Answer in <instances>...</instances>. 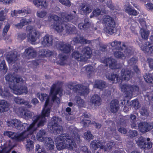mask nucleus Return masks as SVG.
Instances as JSON below:
<instances>
[{
  "mask_svg": "<svg viewBox=\"0 0 153 153\" xmlns=\"http://www.w3.org/2000/svg\"><path fill=\"white\" fill-rule=\"evenodd\" d=\"M37 96L41 101L45 100V106L42 111V114L34 116L32 120L33 122L29 126L27 124H23L19 120L14 119L12 120L10 122L13 127L18 129L19 131H23L19 134L10 131V138L17 141H23L26 150L29 152L34 148V142L32 140L35 139V137L33 134L37 127L42 126L46 122L45 117L49 116L51 106L49 105V96L46 94H40L38 93Z\"/></svg>",
  "mask_w": 153,
  "mask_h": 153,
  "instance_id": "nucleus-1",
  "label": "nucleus"
},
{
  "mask_svg": "<svg viewBox=\"0 0 153 153\" xmlns=\"http://www.w3.org/2000/svg\"><path fill=\"white\" fill-rule=\"evenodd\" d=\"M69 129L70 136L67 133H64L56 138V146L58 150H61L66 147L70 149H73L76 147L75 142L77 143L80 142V136L77 134L75 128L73 126H71Z\"/></svg>",
  "mask_w": 153,
  "mask_h": 153,
  "instance_id": "nucleus-2",
  "label": "nucleus"
},
{
  "mask_svg": "<svg viewBox=\"0 0 153 153\" xmlns=\"http://www.w3.org/2000/svg\"><path fill=\"white\" fill-rule=\"evenodd\" d=\"M76 15V12L74 11L73 12V13L70 14L62 13L61 14V18L56 15H51L50 18L53 19V24L51 25L58 32H61L64 30L65 23L73 19Z\"/></svg>",
  "mask_w": 153,
  "mask_h": 153,
  "instance_id": "nucleus-3",
  "label": "nucleus"
},
{
  "mask_svg": "<svg viewBox=\"0 0 153 153\" xmlns=\"http://www.w3.org/2000/svg\"><path fill=\"white\" fill-rule=\"evenodd\" d=\"M13 82L10 81V89L13 87V89L11 91L17 95H20L23 93L27 94V88L25 86H20L19 85L21 84L23 80L20 77L16 76L12 77Z\"/></svg>",
  "mask_w": 153,
  "mask_h": 153,
  "instance_id": "nucleus-4",
  "label": "nucleus"
},
{
  "mask_svg": "<svg viewBox=\"0 0 153 153\" xmlns=\"http://www.w3.org/2000/svg\"><path fill=\"white\" fill-rule=\"evenodd\" d=\"M101 21L102 24L105 26L104 30L106 33L110 35L116 33V23L113 18L108 15H105Z\"/></svg>",
  "mask_w": 153,
  "mask_h": 153,
  "instance_id": "nucleus-5",
  "label": "nucleus"
},
{
  "mask_svg": "<svg viewBox=\"0 0 153 153\" xmlns=\"http://www.w3.org/2000/svg\"><path fill=\"white\" fill-rule=\"evenodd\" d=\"M56 85L53 84L51 88L50 91V96L52 97V100L53 102L59 104L60 103V100L59 97L56 96L58 94L61 97L62 95V89L60 88L56 87Z\"/></svg>",
  "mask_w": 153,
  "mask_h": 153,
  "instance_id": "nucleus-6",
  "label": "nucleus"
},
{
  "mask_svg": "<svg viewBox=\"0 0 153 153\" xmlns=\"http://www.w3.org/2000/svg\"><path fill=\"white\" fill-rule=\"evenodd\" d=\"M139 89L138 87L136 85L125 84L121 86V91L125 93L126 97H131L133 92H138Z\"/></svg>",
  "mask_w": 153,
  "mask_h": 153,
  "instance_id": "nucleus-7",
  "label": "nucleus"
},
{
  "mask_svg": "<svg viewBox=\"0 0 153 153\" xmlns=\"http://www.w3.org/2000/svg\"><path fill=\"white\" fill-rule=\"evenodd\" d=\"M55 45L58 50L64 53H68L72 49L71 44L64 42L57 41Z\"/></svg>",
  "mask_w": 153,
  "mask_h": 153,
  "instance_id": "nucleus-8",
  "label": "nucleus"
},
{
  "mask_svg": "<svg viewBox=\"0 0 153 153\" xmlns=\"http://www.w3.org/2000/svg\"><path fill=\"white\" fill-rule=\"evenodd\" d=\"M5 79L7 82V85L4 86V91H3L1 86L0 85V95L4 98H9L10 96V74H8L5 76Z\"/></svg>",
  "mask_w": 153,
  "mask_h": 153,
  "instance_id": "nucleus-9",
  "label": "nucleus"
},
{
  "mask_svg": "<svg viewBox=\"0 0 153 153\" xmlns=\"http://www.w3.org/2000/svg\"><path fill=\"white\" fill-rule=\"evenodd\" d=\"M146 139L142 136L139 137L136 142L140 147L144 149H149L152 147V144L151 142L146 143Z\"/></svg>",
  "mask_w": 153,
  "mask_h": 153,
  "instance_id": "nucleus-10",
  "label": "nucleus"
},
{
  "mask_svg": "<svg viewBox=\"0 0 153 153\" xmlns=\"http://www.w3.org/2000/svg\"><path fill=\"white\" fill-rule=\"evenodd\" d=\"M68 88L72 89L75 92H79L81 91L82 93H87V89L85 86H82L80 85H75L74 83L71 82L69 83L68 85Z\"/></svg>",
  "mask_w": 153,
  "mask_h": 153,
  "instance_id": "nucleus-11",
  "label": "nucleus"
},
{
  "mask_svg": "<svg viewBox=\"0 0 153 153\" xmlns=\"http://www.w3.org/2000/svg\"><path fill=\"white\" fill-rule=\"evenodd\" d=\"M138 128L141 132H147L153 128V123H149L145 122L140 123L138 125Z\"/></svg>",
  "mask_w": 153,
  "mask_h": 153,
  "instance_id": "nucleus-12",
  "label": "nucleus"
},
{
  "mask_svg": "<svg viewBox=\"0 0 153 153\" xmlns=\"http://www.w3.org/2000/svg\"><path fill=\"white\" fill-rule=\"evenodd\" d=\"M40 37L39 32L36 30H34L33 32H31V33H29L27 39L29 42H30L32 44H33L37 39L39 38Z\"/></svg>",
  "mask_w": 153,
  "mask_h": 153,
  "instance_id": "nucleus-13",
  "label": "nucleus"
},
{
  "mask_svg": "<svg viewBox=\"0 0 153 153\" xmlns=\"http://www.w3.org/2000/svg\"><path fill=\"white\" fill-rule=\"evenodd\" d=\"M121 79L122 80H129L132 76V72L127 69L123 68L121 71Z\"/></svg>",
  "mask_w": 153,
  "mask_h": 153,
  "instance_id": "nucleus-14",
  "label": "nucleus"
},
{
  "mask_svg": "<svg viewBox=\"0 0 153 153\" xmlns=\"http://www.w3.org/2000/svg\"><path fill=\"white\" fill-rule=\"evenodd\" d=\"M102 62L105 63L106 66L109 65L111 69H114L117 68L116 61L111 58H106L102 60Z\"/></svg>",
  "mask_w": 153,
  "mask_h": 153,
  "instance_id": "nucleus-15",
  "label": "nucleus"
},
{
  "mask_svg": "<svg viewBox=\"0 0 153 153\" xmlns=\"http://www.w3.org/2000/svg\"><path fill=\"white\" fill-rule=\"evenodd\" d=\"M93 8L91 5L82 4L79 7V11L82 14H86L91 12Z\"/></svg>",
  "mask_w": 153,
  "mask_h": 153,
  "instance_id": "nucleus-16",
  "label": "nucleus"
},
{
  "mask_svg": "<svg viewBox=\"0 0 153 153\" xmlns=\"http://www.w3.org/2000/svg\"><path fill=\"white\" fill-rule=\"evenodd\" d=\"M53 40V38L52 36L47 34L43 37L42 44L45 47L50 46L52 45Z\"/></svg>",
  "mask_w": 153,
  "mask_h": 153,
  "instance_id": "nucleus-17",
  "label": "nucleus"
},
{
  "mask_svg": "<svg viewBox=\"0 0 153 153\" xmlns=\"http://www.w3.org/2000/svg\"><path fill=\"white\" fill-rule=\"evenodd\" d=\"M122 46L124 49V53L126 57H129L133 55L134 51V49L131 47H127L125 42L122 43Z\"/></svg>",
  "mask_w": 153,
  "mask_h": 153,
  "instance_id": "nucleus-18",
  "label": "nucleus"
},
{
  "mask_svg": "<svg viewBox=\"0 0 153 153\" xmlns=\"http://www.w3.org/2000/svg\"><path fill=\"white\" fill-rule=\"evenodd\" d=\"M43 141H44V144L47 149L49 150L53 149L54 147V143L53 140L50 137H45Z\"/></svg>",
  "mask_w": 153,
  "mask_h": 153,
  "instance_id": "nucleus-19",
  "label": "nucleus"
},
{
  "mask_svg": "<svg viewBox=\"0 0 153 153\" xmlns=\"http://www.w3.org/2000/svg\"><path fill=\"white\" fill-rule=\"evenodd\" d=\"M102 143L103 142H102L99 140H95L91 142L90 147L94 150H96L99 148L101 149H103L104 146L102 144Z\"/></svg>",
  "mask_w": 153,
  "mask_h": 153,
  "instance_id": "nucleus-20",
  "label": "nucleus"
},
{
  "mask_svg": "<svg viewBox=\"0 0 153 153\" xmlns=\"http://www.w3.org/2000/svg\"><path fill=\"white\" fill-rule=\"evenodd\" d=\"M139 46L142 50L145 52H150L151 53L153 49V45L149 42H146L144 44Z\"/></svg>",
  "mask_w": 153,
  "mask_h": 153,
  "instance_id": "nucleus-21",
  "label": "nucleus"
},
{
  "mask_svg": "<svg viewBox=\"0 0 153 153\" xmlns=\"http://www.w3.org/2000/svg\"><path fill=\"white\" fill-rule=\"evenodd\" d=\"M119 102L117 100H114L111 101L110 104V111L113 113L116 112L119 109Z\"/></svg>",
  "mask_w": 153,
  "mask_h": 153,
  "instance_id": "nucleus-22",
  "label": "nucleus"
},
{
  "mask_svg": "<svg viewBox=\"0 0 153 153\" xmlns=\"http://www.w3.org/2000/svg\"><path fill=\"white\" fill-rule=\"evenodd\" d=\"M65 25L66 30V32L68 34H76V27L73 25L65 23Z\"/></svg>",
  "mask_w": 153,
  "mask_h": 153,
  "instance_id": "nucleus-23",
  "label": "nucleus"
},
{
  "mask_svg": "<svg viewBox=\"0 0 153 153\" xmlns=\"http://www.w3.org/2000/svg\"><path fill=\"white\" fill-rule=\"evenodd\" d=\"M83 56L85 58V61L91 57L92 53V51L89 47H86L83 49L82 51Z\"/></svg>",
  "mask_w": 153,
  "mask_h": 153,
  "instance_id": "nucleus-24",
  "label": "nucleus"
},
{
  "mask_svg": "<svg viewBox=\"0 0 153 153\" xmlns=\"http://www.w3.org/2000/svg\"><path fill=\"white\" fill-rule=\"evenodd\" d=\"M109 44L112 47L116 50L123 51L124 49L123 47L121 46V42L120 41L114 40L109 42Z\"/></svg>",
  "mask_w": 153,
  "mask_h": 153,
  "instance_id": "nucleus-25",
  "label": "nucleus"
},
{
  "mask_svg": "<svg viewBox=\"0 0 153 153\" xmlns=\"http://www.w3.org/2000/svg\"><path fill=\"white\" fill-rule=\"evenodd\" d=\"M91 101L92 104L96 107L101 104V100L99 96L98 95L95 94L92 97Z\"/></svg>",
  "mask_w": 153,
  "mask_h": 153,
  "instance_id": "nucleus-26",
  "label": "nucleus"
},
{
  "mask_svg": "<svg viewBox=\"0 0 153 153\" xmlns=\"http://www.w3.org/2000/svg\"><path fill=\"white\" fill-rule=\"evenodd\" d=\"M25 54L30 58H34L36 56V51L32 48H30L25 50Z\"/></svg>",
  "mask_w": 153,
  "mask_h": 153,
  "instance_id": "nucleus-27",
  "label": "nucleus"
},
{
  "mask_svg": "<svg viewBox=\"0 0 153 153\" xmlns=\"http://www.w3.org/2000/svg\"><path fill=\"white\" fill-rule=\"evenodd\" d=\"M50 126V129L54 133L56 134H59L61 133L63 131V128L62 126L59 125H53V126H51V125H48V127L49 128Z\"/></svg>",
  "mask_w": 153,
  "mask_h": 153,
  "instance_id": "nucleus-28",
  "label": "nucleus"
},
{
  "mask_svg": "<svg viewBox=\"0 0 153 153\" xmlns=\"http://www.w3.org/2000/svg\"><path fill=\"white\" fill-rule=\"evenodd\" d=\"M72 56L78 61L85 62V58L83 57L82 54H80L79 52L77 51L73 53Z\"/></svg>",
  "mask_w": 153,
  "mask_h": 153,
  "instance_id": "nucleus-29",
  "label": "nucleus"
},
{
  "mask_svg": "<svg viewBox=\"0 0 153 153\" xmlns=\"http://www.w3.org/2000/svg\"><path fill=\"white\" fill-rule=\"evenodd\" d=\"M39 55L42 56L50 57L53 54V52L48 50L41 49L39 51Z\"/></svg>",
  "mask_w": 153,
  "mask_h": 153,
  "instance_id": "nucleus-30",
  "label": "nucleus"
},
{
  "mask_svg": "<svg viewBox=\"0 0 153 153\" xmlns=\"http://www.w3.org/2000/svg\"><path fill=\"white\" fill-rule=\"evenodd\" d=\"M46 132L44 129H41L37 134L36 135L38 140L40 141H42L45 139V135Z\"/></svg>",
  "mask_w": 153,
  "mask_h": 153,
  "instance_id": "nucleus-31",
  "label": "nucleus"
},
{
  "mask_svg": "<svg viewBox=\"0 0 153 153\" xmlns=\"http://www.w3.org/2000/svg\"><path fill=\"white\" fill-rule=\"evenodd\" d=\"M137 114V113H135L134 114H131L129 116L128 118L131 122V125L132 128H134L136 126V115Z\"/></svg>",
  "mask_w": 153,
  "mask_h": 153,
  "instance_id": "nucleus-32",
  "label": "nucleus"
},
{
  "mask_svg": "<svg viewBox=\"0 0 153 153\" xmlns=\"http://www.w3.org/2000/svg\"><path fill=\"white\" fill-rule=\"evenodd\" d=\"M33 3L36 7L39 8L44 7L46 8L47 6L45 1H43L41 0H33Z\"/></svg>",
  "mask_w": 153,
  "mask_h": 153,
  "instance_id": "nucleus-33",
  "label": "nucleus"
},
{
  "mask_svg": "<svg viewBox=\"0 0 153 153\" xmlns=\"http://www.w3.org/2000/svg\"><path fill=\"white\" fill-rule=\"evenodd\" d=\"M105 83L104 81L101 80H96L95 82L94 87L99 89H102L105 87Z\"/></svg>",
  "mask_w": 153,
  "mask_h": 153,
  "instance_id": "nucleus-34",
  "label": "nucleus"
},
{
  "mask_svg": "<svg viewBox=\"0 0 153 153\" xmlns=\"http://www.w3.org/2000/svg\"><path fill=\"white\" fill-rule=\"evenodd\" d=\"M140 33L142 38L145 40L148 39L149 33V31L144 28H141L140 30Z\"/></svg>",
  "mask_w": 153,
  "mask_h": 153,
  "instance_id": "nucleus-35",
  "label": "nucleus"
},
{
  "mask_svg": "<svg viewBox=\"0 0 153 153\" xmlns=\"http://www.w3.org/2000/svg\"><path fill=\"white\" fill-rule=\"evenodd\" d=\"M14 101L16 103L18 104H24L26 105L27 107L28 108H30L31 106V105L28 102H25L23 99L20 97L15 98L14 99Z\"/></svg>",
  "mask_w": 153,
  "mask_h": 153,
  "instance_id": "nucleus-36",
  "label": "nucleus"
},
{
  "mask_svg": "<svg viewBox=\"0 0 153 153\" xmlns=\"http://www.w3.org/2000/svg\"><path fill=\"white\" fill-rule=\"evenodd\" d=\"M9 106V104L4 100H0V112L4 111L5 108H8Z\"/></svg>",
  "mask_w": 153,
  "mask_h": 153,
  "instance_id": "nucleus-37",
  "label": "nucleus"
},
{
  "mask_svg": "<svg viewBox=\"0 0 153 153\" xmlns=\"http://www.w3.org/2000/svg\"><path fill=\"white\" fill-rule=\"evenodd\" d=\"M20 55L16 51H13L10 53V63L14 62L18 59Z\"/></svg>",
  "mask_w": 153,
  "mask_h": 153,
  "instance_id": "nucleus-38",
  "label": "nucleus"
},
{
  "mask_svg": "<svg viewBox=\"0 0 153 153\" xmlns=\"http://www.w3.org/2000/svg\"><path fill=\"white\" fill-rule=\"evenodd\" d=\"M120 127L118 128V131L121 133L125 134L126 133V129L122 127L126 125L125 121L123 119H121L120 121Z\"/></svg>",
  "mask_w": 153,
  "mask_h": 153,
  "instance_id": "nucleus-39",
  "label": "nucleus"
},
{
  "mask_svg": "<svg viewBox=\"0 0 153 153\" xmlns=\"http://www.w3.org/2000/svg\"><path fill=\"white\" fill-rule=\"evenodd\" d=\"M31 9L28 8H25L21 10H19L17 11V13L19 14H21L22 16L25 15V14H30L31 13Z\"/></svg>",
  "mask_w": 153,
  "mask_h": 153,
  "instance_id": "nucleus-40",
  "label": "nucleus"
},
{
  "mask_svg": "<svg viewBox=\"0 0 153 153\" xmlns=\"http://www.w3.org/2000/svg\"><path fill=\"white\" fill-rule=\"evenodd\" d=\"M125 11L129 15L136 16L137 13L133 7H128L125 9Z\"/></svg>",
  "mask_w": 153,
  "mask_h": 153,
  "instance_id": "nucleus-41",
  "label": "nucleus"
},
{
  "mask_svg": "<svg viewBox=\"0 0 153 153\" xmlns=\"http://www.w3.org/2000/svg\"><path fill=\"white\" fill-rule=\"evenodd\" d=\"M106 78L111 81L116 80L117 81L119 79L118 76L117 74L111 73V74H107L106 75Z\"/></svg>",
  "mask_w": 153,
  "mask_h": 153,
  "instance_id": "nucleus-42",
  "label": "nucleus"
},
{
  "mask_svg": "<svg viewBox=\"0 0 153 153\" xmlns=\"http://www.w3.org/2000/svg\"><path fill=\"white\" fill-rule=\"evenodd\" d=\"M66 56L64 54L61 53L59 54L58 56V59L59 64L61 65H63L64 64V61L66 59Z\"/></svg>",
  "mask_w": 153,
  "mask_h": 153,
  "instance_id": "nucleus-43",
  "label": "nucleus"
},
{
  "mask_svg": "<svg viewBox=\"0 0 153 153\" xmlns=\"http://www.w3.org/2000/svg\"><path fill=\"white\" fill-rule=\"evenodd\" d=\"M114 54V56L117 58L125 59L126 58V56L123 53L120 51H116Z\"/></svg>",
  "mask_w": 153,
  "mask_h": 153,
  "instance_id": "nucleus-44",
  "label": "nucleus"
},
{
  "mask_svg": "<svg viewBox=\"0 0 153 153\" xmlns=\"http://www.w3.org/2000/svg\"><path fill=\"white\" fill-rule=\"evenodd\" d=\"M61 121L60 118L56 117H54L52 119L51 126L58 125V123Z\"/></svg>",
  "mask_w": 153,
  "mask_h": 153,
  "instance_id": "nucleus-45",
  "label": "nucleus"
},
{
  "mask_svg": "<svg viewBox=\"0 0 153 153\" xmlns=\"http://www.w3.org/2000/svg\"><path fill=\"white\" fill-rule=\"evenodd\" d=\"M33 115V113L30 111H24L23 113V116L26 120H28L30 119Z\"/></svg>",
  "mask_w": 153,
  "mask_h": 153,
  "instance_id": "nucleus-46",
  "label": "nucleus"
},
{
  "mask_svg": "<svg viewBox=\"0 0 153 153\" xmlns=\"http://www.w3.org/2000/svg\"><path fill=\"white\" fill-rule=\"evenodd\" d=\"M146 82L148 83H151L153 80V77L152 74L145 75L143 76Z\"/></svg>",
  "mask_w": 153,
  "mask_h": 153,
  "instance_id": "nucleus-47",
  "label": "nucleus"
},
{
  "mask_svg": "<svg viewBox=\"0 0 153 153\" xmlns=\"http://www.w3.org/2000/svg\"><path fill=\"white\" fill-rule=\"evenodd\" d=\"M140 112L141 114L143 116H148L149 114V112L147 108L145 107L141 108Z\"/></svg>",
  "mask_w": 153,
  "mask_h": 153,
  "instance_id": "nucleus-48",
  "label": "nucleus"
},
{
  "mask_svg": "<svg viewBox=\"0 0 153 153\" xmlns=\"http://www.w3.org/2000/svg\"><path fill=\"white\" fill-rule=\"evenodd\" d=\"M114 143L113 141L109 142L107 143V147L104 146L105 151H107L111 149L114 145Z\"/></svg>",
  "mask_w": 153,
  "mask_h": 153,
  "instance_id": "nucleus-49",
  "label": "nucleus"
},
{
  "mask_svg": "<svg viewBox=\"0 0 153 153\" xmlns=\"http://www.w3.org/2000/svg\"><path fill=\"white\" fill-rule=\"evenodd\" d=\"M76 104L79 106H82L84 102L79 97H76L75 99Z\"/></svg>",
  "mask_w": 153,
  "mask_h": 153,
  "instance_id": "nucleus-50",
  "label": "nucleus"
},
{
  "mask_svg": "<svg viewBox=\"0 0 153 153\" xmlns=\"http://www.w3.org/2000/svg\"><path fill=\"white\" fill-rule=\"evenodd\" d=\"M101 13V11L100 9L97 8L92 12L93 15H91L90 17V18H92L94 16H97L100 15Z\"/></svg>",
  "mask_w": 153,
  "mask_h": 153,
  "instance_id": "nucleus-51",
  "label": "nucleus"
},
{
  "mask_svg": "<svg viewBox=\"0 0 153 153\" xmlns=\"http://www.w3.org/2000/svg\"><path fill=\"white\" fill-rule=\"evenodd\" d=\"M20 22L22 26H24L27 25V24L31 22V20L30 18L29 19H27L26 18H23L22 19Z\"/></svg>",
  "mask_w": 153,
  "mask_h": 153,
  "instance_id": "nucleus-52",
  "label": "nucleus"
},
{
  "mask_svg": "<svg viewBox=\"0 0 153 153\" xmlns=\"http://www.w3.org/2000/svg\"><path fill=\"white\" fill-rule=\"evenodd\" d=\"M84 138L87 140H90L93 137V136L91 134L90 131H87L86 132L84 133Z\"/></svg>",
  "mask_w": 153,
  "mask_h": 153,
  "instance_id": "nucleus-53",
  "label": "nucleus"
},
{
  "mask_svg": "<svg viewBox=\"0 0 153 153\" xmlns=\"http://www.w3.org/2000/svg\"><path fill=\"white\" fill-rule=\"evenodd\" d=\"M47 14V12L45 11H38L37 12V16L39 17L43 18Z\"/></svg>",
  "mask_w": 153,
  "mask_h": 153,
  "instance_id": "nucleus-54",
  "label": "nucleus"
},
{
  "mask_svg": "<svg viewBox=\"0 0 153 153\" xmlns=\"http://www.w3.org/2000/svg\"><path fill=\"white\" fill-rule=\"evenodd\" d=\"M79 43L81 44H86L90 43V42L89 40H87L85 39L83 36H80L79 37Z\"/></svg>",
  "mask_w": 153,
  "mask_h": 153,
  "instance_id": "nucleus-55",
  "label": "nucleus"
},
{
  "mask_svg": "<svg viewBox=\"0 0 153 153\" xmlns=\"http://www.w3.org/2000/svg\"><path fill=\"white\" fill-rule=\"evenodd\" d=\"M132 105L135 109H137L140 107L139 104L137 100H134L132 101Z\"/></svg>",
  "mask_w": 153,
  "mask_h": 153,
  "instance_id": "nucleus-56",
  "label": "nucleus"
},
{
  "mask_svg": "<svg viewBox=\"0 0 153 153\" xmlns=\"http://www.w3.org/2000/svg\"><path fill=\"white\" fill-rule=\"evenodd\" d=\"M0 70H3L4 72L6 73L7 71V68L5 64L4 61H2L0 63Z\"/></svg>",
  "mask_w": 153,
  "mask_h": 153,
  "instance_id": "nucleus-57",
  "label": "nucleus"
},
{
  "mask_svg": "<svg viewBox=\"0 0 153 153\" xmlns=\"http://www.w3.org/2000/svg\"><path fill=\"white\" fill-rule=\"evenodd\" d=\"M129 136L131 137H135L138 135V133L136 130H130L128 132Z\"/></svg>",
  "mask_w": 153,
  "mask_h": 153,
  "instance_id": "nucleus-58",
  "label": "nucleus"
},
{
  "mask_svg": "<svg viewBox=\"0 0 153 153\" xmlns=\"http://www.w3.org/2000/svg\"><path fill=\"white\" fill-rule=\"evenodd\" d=\"M137 62V58L133 57L128 60V63L130 65H132L133 64L136 63Z\"/></svg>",
  "mask_w": 153,
  "mask_h": 153,
  "instance_id": "nucleus-59",
  "label": "nucleus"
},
{
  "mask_svg": "<svg viewBox=\"0 0 153 153\" xmlns=\"http://www.w3.org/2000/svg\"><path fill=\"white\" fill-rule=\"evenodd\" d=\"M59 1L66 6L69 7L71 6V2L69 0H59Z\"/></svg>",
  "mask_w": 153,
  "mask_h": 153,
  "instance_id": "nucleus-60",
  "label": "nucleus"
},
{
  "mask_svg": "<svg viewBox=\"0 0 153 153\" xmlns=\"http://www.w3.org/2000/svg\"><path fill=\"white\" fill-rule=\"evenodd\" d=\"M84 25H85L87 29L88 28L91 24V23L89 19L88 18H85L84 19Z\"/></svg>",
  "mask_w": 153,
  "mask_h": 153,
  "instance_id": "nucleus-61",
  "label": "nucleus"
},
{
  "mask_svg": "<svg viewBox=\"0 0 153 153\" xmlns=\"http://www.w3.org/2000/svg\"><path fill=\"white\" fill-rule=\"evenodd\" d=\"M85 70L89 74H90L92 70L93 67L91 65H89L85 67Z\"/></svg>",
  "mask_w": 153,
  "mask_h": 153,
  "instance_id": "nucleus-62",
  "label": "nucleus"
},
{
  "mask_svg": "<svg viewBox=\"0 0 153 153\" xmlns=\"http://www.w3.org/2000/svg\"><path fill=\"white\" fill-rule=\"evenodd\" d=\"M91 122V121L90 120H87L85 119L82 120L81 123L83 125L84 127H85L87 124H90Z\"/></svg>",
  "mask_w": 153,
  "mask_h": 153,
  "instance_id": "nucleus-63",
  "label": "nucleus"
},
{
  "mask_svg": "<svg viewBox=\"0 0 153 153\" xmlns=\"http://www.w3.org/2000/svg\"><path fill=\"white\" fill-rule=\"evenodd\" d=\"M146 8L149 10L153 11V4L152 3H149L146 5Z\"/></svg>",
  "mask_w": 153,
  "mask_h": 153,
  "instance_id": "nucleus-64",
  "label": "nucleus"
}]
</instances>
